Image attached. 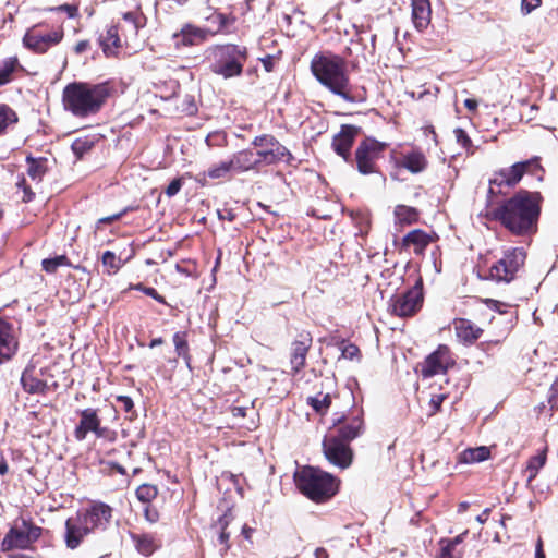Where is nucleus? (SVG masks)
<instances>
[{"mask_svg": "<svg viewBox=\"0 0 558 558\" xmlns=\"http://www.w3.org/2000/svg\"><path fill=\"white\" fill-rule=\"evenodd\" d=\"M543 197L538 192L521 190L495 210V218L514 235L537 231Z\"/></svg>", "mask_w": 558, "mask_h": 558, "instance_id": "obj_1", "label": "nucleus"}, {"mask_svg": "<svg viewBox=\"0 0 558 558\" xmlns=\"http://www.w3.org/2000/svg\"><path fill=\"white\" fill-rule=\"evenodd\" d=\"M311 72L332 94L349 102L355 100L344 58L331 52L317 53L311 61Z\"/></svg>", "mask_w": 558, "mask_h": 558, "instance_id": "obj_2", "label": "nucleus"}, {"mask_svg": "<svg viewBox=\"0 0 558 558\" xmlns=\"http://www.w3.org/2000/svg\"><path fill=\"white\" fill-rule=\"evenodd\" d=\"M110 95L108 84L74 82L68 84L62 93L64 109L77 118L97 113Z\"/></svg>", "mask_w": 558, "mask_h": 558, "instance_id": "obj_3", "label": "nucleus"}, {"mask_svg": "<svg viewBox=\"0 0 558 558\" xmlns=\"http://www.w3.org/2000/svg\"><path fill=\"white\" fill-rule=\"evenodd\" d=\"M294 481L300 492L317 504L332 498L340 484L337 477L314 466H304L296 471Z\"/></svg>", "mask_w": 558, "mask_h": 558, "instance_id": "obj_4", "label": "nucleus"}, {"mask_svg": "<svg viewBox=\"0 0 558 558\" xmlns=\"http://www.w3.org/2000/svg\"><path fill=\"white\" fill-rule=\"evenodd\" d=\"M43 529L32 521L20 518L13 522L1 542V549L10 551L14 549H29L41 536Z\"/></svg>", "mask_w": 558, "mask_h": 558, "instance_id": "obj_5", "label": "nucleus"}, {"mask_svg": "<svg viewBox=\"0 0 558 558\" xmlns=\"http://www.w3.org/2000/svg\"><path fill=\"white\" fill-rule=\"evenodd\" d=\"M64 37V31L61 26L46 27L41 24L29 27L23 38V46L36 54H44L51 48L59 45Z\"/></svg>", "mask_w": 558, "mask_h": 558, "instance_id": "obj_6", "label": "nucleus"}, {"mask_svg": "<svg viewBox=\"0 0 558 558\" xmlns=\"http://www.w3.org/2000/svg\"><path fill=\"white\" fill-rule=\"evenodd\" d=\"M252 145L256 149L254 153L260 167L278 162H289L292 159L289 149L270 134L254 137Z\"/></svg>", "mask_w": 558, "mask_h": 558, "instance_id": "obj_7", "label": "nucleus"}, {"mask_svg": "<svg viewBox=\"0 0 558 558\" xmlns=\"http://www.w3.org/2000/svg\"><path fill=\"white\" fill-rule=\"evenodd\" d=\"M218 57L219 59L211 65L213 72L230 78L242 73L247 52L244 47L228 45L218 50Z\"/></svg>", "mask_w": 558, "mask_h": 558, "instance_id": "obj_8", "label": "nucleus"}, {"mask_svg": "<svg viewBox=\"0 0 558 558\" xmlns=\"http://www.w3.org/2000/svg\"><path fill=\"white\" fill-rule=\"evenodd\" d=\"M525 251L521 247L509 248L504 256L489 268V277L498 282H510L524 265Z\"/></svg>", "mask_w": 558, "mask_h": 558, "instance_id": "obj_9", "label": "nucleus"}, {"mask_svg": "<svg viewBox=\"0 0 558 558\" xmlns=\"http://www.w3.org/2000/svg\"><path fill=\"white\" fill-rule=\"evenodd\" d=\"M531 166L541 168L539 158L534 157L525 161L517 162L509 168H505L495 172L494 177L489 180V191L494 193L495 186H515L521 181L526 171H531Z\"/></svg>", "mask_w": 558, "mask_h": 558, "instance_id": "obj_10", "label": "nucleus"}, {"mask_svg": "<svg viewBox=\"0 0 558 558\" xmlns=\"http://www.w3.org/2000/svg\"><path fill=\"white\" fill-rule=\"evenodd\" d=\"M387 144L375 138H365L355 151L357 169L363 174L376 172V161L381 157Z\"/></svg>", "mask_w": 558, "mask_h": 558, "instance_id": "obj_11", "label": "nucleus"}, {"mask_svg": "<svg viewBox=\"0 0 558 558\" xmlns=\"http://www.w3.org/2000/svg\"><path fill=\"white\" fill-rule=\"evenodd\" d=\"M423 292L418 286H414L407 292L397 294L390 300L389 310L399 317L414 315L422 306Z\"/></svg>", "mask_w": 558, "mask_h": 558, "instance_id": "obj_12", "label": "nucleus"}, {"mask_svg": "<svg viewBox=\"0 0 558 558\" xmlns=\"http://www.w3.org/2000/svg\"><path fill=\"white\" fill-rule=\"evenodd\" d=\"M323 449L326 459L340 469H347L353 460V451L348 442L333 435L325 437Z\"/></svg>", "mask_w": 558, "mask_h": 558, "instance_id": "obj_13", "label": "nucleus"}, {"mask_svg": "<svg viewBox=\"0 0 558 558\" xmlns=\"http://www.w3.org/2000/svg\"><path fill=\"white\" fill-rule=\"evenodd\" d=\"M453 364L454 361L451 356L450 349L447 345L441 344L424 361L422 366V376L430 377L444 374Z\"/></svg>", "mask_w": 558, "mask_h": 558, "instance_id": "obj_14", "label": "nucleus"}, {"mask_svg": "<svg viewBox=\"0 0 558 558\" xmlns=\"http://www.w3.org/2000/svg\"><path fill=\"white\" fill-rule=\"evenodd\" d=\"M77 514L93 532L97 529H105L112 517V509L104 502H93L88 508L78 511Z\"/></svg>", "mask_w": 558, "mask_h": 558, "instance_id": "obj_15", "label": "nucleus"}, {"mask_svg": "<svg viewBox=\"0 0 558 558\" xmlns=\"http://www.w3.org/2000/svg\"><path fill=\"white\" fill-rule=\"evenodd\" d=\"M312 347V336L310 332H301L292 341L290 348V364L294 373H299L306 363V355Z\"/></svg>", "mask_w": 558, "mask_h": 558, "instance_id": "obj_16", "label": "nucleus"}, {"mask_svg": "<svg viewBox=\"0 0 558 558\" xmlns=\"http://www.w3.org/2000/svg\"><path fill=\"white\" fill-rule=\"evenodd\" d=\"M89 432H93L97 437H102L106 432V428L100 427L97 411L90 408L81 412V421L74 430V436L77 440H84Z\"/></svg>", "mask_w": 558, "mask_h": 558, "instance_id": "obj_17", "label": "nucleus"}, {"mask_svg": "<svg viewBox=\"0 0 558 558\" xmlns=\"http://www.w3.org/2000/svg\"><path fill=\"white\" fill-rule=\"evenodd\" d=\"M92 531L89 527L83 522L80 515L76 513L74 517H70L65 521V534L64 541L65 545L70 549L77 548L83 539L89 534Z\"/></svg>", "mask_w": 558, "mask_h": 558, "instance_id": "obj_18", "label": "nucleus"}, {"mask_svg": "<svg viewBox=\"0 0 558 558\" xmlns=\"http://www.w3.org/2000/svg\"><path fill=\"white\" fill-rule=\"evenodd\" d=\"M438 239L435 232H426L421 229L410 231L402 239V246L413 248L415 255H423L426 247Z\"/></svg>", "mask_w": 558, "mask_h": 558, "instance_id": "obj_19", "label": "nucleus"}, {"mask_svg": "<svg viewBox=\"0 0 558 558\" xmlns=\"http://www.w3.org/2000/svg\"><path fill=\"white\" fill-rule=\"evenodd\" d=\"M452 325L458 341L464 345L475 343L484 332L480 326L466 318H454Z\"/></svg>", "mask_w": 558, "mask_h": 558, "instance_id": "obj_20", "label": "nucleus"}, {"mask_svg": "<svg viewBox=\"0 0 558 558\" xmlns=\"http://www.w3.org/2000/svg\"><path fill=\"white\" fill-rule=\"evenodd\" d=\"M17 350V340L13 327L0 318V364L10 360Z\"/></svg>", "mask_w": 558, "mask_h": 558, "instance_id": "obj_21", "label": "nucleus"}, {"mask_svg": "<svg viewBox=\"0 0 558 558\" xmlns=\"http://www.w3.org/2000/svg\"><path fill=\"white\" fill-rule=\"evenodd\" d=\"M207 34L205 29L199 27L185 25L180 33L173 35L174 46L180 48L199 45L206 39Z\"/></svg>", "mask_w": 558, "mask_h": 558, "instance_id": "obj_22", "label": "nucleus"}, {"mask_svg": "<svg viewBox=\"0 0 558 558\" xmlns=\"http://www.w3.org/2000/svg\"><path fill=\"white\" fill-rule=\"evenodd\" d=\"M357 128L352 125H343L340 132L335 135L332 146L339 156L347 159L350 149L353 145L354 138L357 134Z\"/></svg>", "mask_w": 558, "mask_h": 558, "instance_id": "obj_23", "label": "nucleus"}, {"mask_svg": "<svg viewBox=\"0 0 558 558\" xmlns=\"http://www.w3.org/2000/svg\"><path fill=\"white\" fill-rule=\"evenodd\" d=\"M234 165L235 173H244L252 170H258L260 165L256 158V154L252 149H243L231 156Z\"/></svg>", "mask_w": 558, "mask_h": 558, "instance_id": "obj_24", "label": "nucleus"}, {"mask_svg": "<svg viewBox=\"0 0 558 558\" xmlns=\"http://www.w3.org/2000/svg\"><path fill=\"white\" fill-rule=\"evenodd\" d=\"M338 422L341 423V425L338 428V435L333 436L348 444L359 437L363 432V420L361 415H355L351 418L344 420L343 422L338 420Z\"/></svg>", "mask_w": 558, "mask_h": 558, "instance_id": "obj_25", "label": "nucleus"}, {"mask_svg": "<svg viewBox=\"0 0 558 558\" xmlns=\"http://www.w3.org/2000/svg\"><path fill=\"white\" fill-rule=\"evenodd\" d=\"M21 384L23 389L32 395H44L48 390L47 383L35 375V368L33 366L25 368L21 376Z\"/></svg>", "mask_w": 558, "mask_h": 558, "instance_id": "obj_26", "label": "nucleus"}, {"mask_svg": "<svg viewBox=\"0 0 558 558\" xmlns=\"http://www.w3.org/2000/svg\"><path fill=\"white\" fill-rule=\"evenodd\" d=\"M430 4L428 0H412V21L414 26L422 31L430 22Z\"/></svg>", "mask_w": 558, "mask_h": 558, "instance_id": "obj_27", "label": "nucleus"}, {"mask_svg": "<svg viewBox=\"0 0 558 558\" xmlns=\"http://www.w3.org/2000/svg\"><path fill=\"white\" fill-rule=\"evenodd\" d=\"M20 71H24V68L16 56L3 59L0 63V86L11 83Z\"/></svg>", "mask_w": 558, "mask_h": 558, "instance_id": "obj_28", "label": "nucleus"}, {"mask_svg": "<svg viewBox=\"0 0 558 558\" xmlns=\"http://www.w3.org/2000/svg\"><path fill=\"white\" fill-rule=\"evenodd\" d=\"M401 166L412 173H420L427 167V159L421 150H411L402 156Z\"/></svg>", "mask_w": 558, "mask_h": 558, "instance_id": "obj_29", "label": "nucleus"}, {"mask_svg": "<svg viewBox=\"0 0 558 558\" xmlns=\"http://www.w3.org/2000/svg\"><path fill=\"white\" fill-rule=\"evenodd\" d=\"M490 457V449L486 446H481L476 448H468L463 450L459 457L458 461L464 464H472L483 462Z\"/></svg>", "mask_w": 558, "mask_h": 558, "instance_id": "obj_30", "label": "nucleus"}, {"mask_svg": "<svg viewBox=\"0 0 558 558\" xmlns=\"http://www.w3.org/2000/svg\"><path fill=\"white\" fill-rule=\"evenodd\" d=\"M131 538L137 551L144 556H150L158 548L157 541L150 534L132 533Z\"/></svg>", "mask_w": 558, "mask_h": 558, "instance_id": "obj_31", "label": "nucleus"}, {"mask_svg": "<svg viewBox=\"0 0 558 558\" xmlns=\"http://www.w3.org/2000/svg\"><path fill=\"white\" fill-rule=\"evenodd\" d=\"M124 25L120 28L125 37H136L138 29L143 27V16L140 12H126L123 14Z\"/></svg>", "mask_w": 558, "mask_h": 558, "instance_id": "obj_32", "label": "nucleus"}, {"mask_svg": "<svg viewBox=\"0 0 558 558\" xmlns=\"http://www.w3.org/2000/svg\"><path fill=\"white\" fill-rule=\"evenodd\" d=\"M547 460V448H544L537 454L530 458L525 468L527 485L537 476L538 472L543 469Z\"/></svg>", "mask_w": 558, "mask_h": 558, "instance_id": "obj_33", "label": "nucleus"}, {"mask_svg": "<svg viewBox=\"0 0 558 558\" xmlns=\"http://www.w3.org/2000/svg\"><path fill=\"white\" fill-rule=\"evenodd\" d=\"M235 169L231 157L210 166L207 170V177L210 179H225L235 175Z\"/></svg>", "mask_w": 558, "mask_h": 558, "instance_id": "obj_34", "label": "nucleus"}, {"mask_svg": "<svg viewBox=\"0 0 558 558\" xmlns=\"http://www.w3.org/2000/svg\"><path fill=\"white\" fill-rule=\"evenodd\" d=\"M119 26H110L106 35L101 37V46L106 56L116 53V49L120 46Z\"/></svg>", "mask_w": 558, "mask_h": 558, "instance_id": "obj_35", "label": "nucleus"}, {"mask_svg": "<svg viewBox=\"0 0 558 558\" xmlns=\"http://www.w3.org/2000/svg\"><path fill=\"white\" fill-rule=\"evenodd\" d=\"M396 222L403 225H411L418 219V211L414 207L398 205L395 208Z\"/></svg>", "mask_w": 558, "mask_h": 558, "instance_id": "obj_36", "label": "nucleus"}, {"mask_svg": "<svg viewBox=\"0 0 558 558\" xmlns=\"http://www.w3.org/2000/svg\"><path fill=\"white\" fill-rule=\"evenodd\" d=\"M26 161L28 163L27 174L29 175V178L33 181H37V182L41 181L44 174L47 171L46 159H43V158L36 159V158L28 156L26 158Z\"/></svg>", "mask_w": 558, "mask_h": 558, "instance_id": "obj_37", "label": "nucleus"}, {"mask_svg": "<svg viewBox=\"0 0 558 558\" xmlns=\"http://www.w3.org/2000/svg\"><path fill=\"white\" fill-rule=\"evenodd\" d=\"M17 122V116L13 109L7 105H0V133Z\"/></svg>", "mask_w": 558, "mask_h": 558, "instance_id": "obj_38", "label": "nucleus"}, {"mask_svg": "<svg viewBox=\"0 0 558 558\" xmlns=\"http://www.w3.org/2000/svg\"><path fill=\"white\" fill-rule=\"evenodd\" d=\"M70 265L65 255H59L52 258H46L41 262L43 269L48 274H53L61 266Z\"/></svg>", "mask_w": 558, "mask_h": 558, "instance_id": "obj_39", "label": "nucleus"}, {"mask_svg": "<svg viewBox=\"0 0 558 558\" xmlns=\"http://www.w3.org/2000/svg\"><path fill=\"white\" fill-rule=\"evenodd\" d=\"M102 265L107 268L108 274H116L121 267V258L116 256L111 251L102 254Z\"/></svg>", "mask_w": 558, "mask_h": 558, "instance_id": "obj_40", "label": "nucleus"}, {"mask_svg": "<svg viewBox=\"0 0 558 558\" xmlns=\"http://www.w3.org/2000/svg\"><path fill=\"white\" fill-rule=\"evenodd\" d=\"M158 489L156 486L150 484H143L136 489V497L142 502H149L156 498Z\"/></svg>", "mask_w": 558, "mask_h": 558, "instance_id": "obj_41", "label": "nucleus"}, {"mask_svg": "<svg viewBox=\"0 0 558 558\" xmlns=\"http://www.w3.org/2000/svg\"><path fill=\"white\" fill-rule=\"evenodd\" d=\"M308 403L313 407L316 412L326 411L331 403V397L329 393L318 395L316 397L308 398Z\"/></svg>", "mask_w": 558, "mask_h": 558, "instance_id": "obj_42", "label": "nucleus"}, {"mask_svg": "<svg viewBox=\"0 0 558 558\" xmlns=\"http://www.w3.org/2000/svg\"><path fill=\"white\" fill-rule=\"evenodd\" d=\"M208 147H223L227 145V134L221 131L209 133L205 140Z\"/></svg>", "mask_w": 558, "mask_h": 558, "instance_id": "obj_43", "label": "nucleus"}, {"mask_svg": "<svg viewBox=\"0 0 558 558\" xmlns=\"http://www.w3.org/2000/svg\"><path fill=\"white\" fill-rule=\"evenodd\" d=\"M439 545V558H460L462 555L461 550H458L457 547L452 546L447 539H441Z\"/></svg>", "mask_w": 558, "mask_h": 558, "instance_id": "obj_44", "label": "nucleus"}, {"mask_svg": "<svg viewBox=\"0 0 558 558\" xmlns=\"http://www.w3.org/2000/svg\"><path fill=\"white\" fill-rule=\"evenodd\" d=\"M173 344L178 356L186 355V352H189V344L185 332H175L173 335Z\"/></svg>", "mask_w": 558, "mask_h": 558, "instance_id": "obj_45", "label": "nucleus"}, {"mask_svg": "<svg viewBox=\"0 0 558 558\" xmlns=\"http://www.w3.org/2000/svg\"><path fill=\"white\" fill-rule=\"evenodd\" d=\"M131 288L135 289V290H138V291H142L143 293H145L148 296H151L153 299H155L157 302H159L161 304H166L165 298L162 295H160L157 292V290L151 288V287H145L142 283H137L135 286H132Z\"/></svg>", "mask_w": 558, "mask_h": 558, "instance_id": "obj_46", "label": "nucleus"}, {"mask_svg": "<svg viewBox=\"0 0 558 558\" xmlns=\"http://www.w3.org/2000/svg\"><path fill=\"white\" fill-rule=\"evenodd\" d=\"M542 5V0H522L520 11L522 15H529Z\"/></svg>", "mask_w": 558, "mask_h": 558, "instance_id": "obj_47", "label": "nucleus"}, {"mask_svg": "<svg viewBox=\"0 0 558 558\" xmlns=\"http://www.w3.org/2000/svg\"><path fill=\"white\" fill-rule=\"evenodd\" d=\"M456 141L465 149H470L472 141L468 136L464 130L458 128L453 131Z\"/></svg>", "mask_w": 558, "mask_h": 558, "instance_id": "obj_48", "label": "nucleus"}, {"mask_svg": "<svg viewBox=\"0 0 558 558\" xmlns=\"http://www.w3.org/2000/svg\"><path fill=\"white\" fill-rule=\"evenodd\" d=\"M90 148V144L86 140H76L72 144V150L78 157L83 156Z\"/></svg>", "mask_w": 558, "mask_h": 558, "instance_id": "obj_49", "label": "nucleus"}, {"mask_svg": "<svg viewBox=\"0 0 558 558\" xmlns=\"http://www.w3.org/2000/svg\"><path fill=\"white\" fill-rule=\"evenodd\" d=\"M483 303L490 310L496 311L500 314L506 313V307L508 306L506 303L494 299H484Z\"/></svg>", "mask_w": 558, "mask_h": 558, "instance_id": "obj_50", "label": "nucleus"}, {"mask_svg": "<svg viewBox=\"0 0 558 558\" xmlns=\"http://www.w3.org/2000/svg\"><path fill=\"white\" fill-rule=\"evenodd\" d=\"M182 179L181 178H178V179H174L170 182V184L167 186V189L165 190V193L168 197H172L174 195H177L181 187H182Z\"/></svg>", "mask_w": 558, "mask_h": 558, "instance_id": "obj_51", "label": "nucleus"}, {"mask_svg": "<svg viewBox=\"0 0 558 558\" xmlns=\"http://www.w3.org/2000/svg\"><path fill=\"white\" fill-rule=\"evenodd\" d=\"M16 185H17L19 189H22V191H23V196H22L23 202H25V203L31 202L33 199V197H34V193L31 190V187L26 185L25 179L22 178L16 183Z\"/></svg>", "mask_w": 558, "mask_h": 558, "instance_id": "obj_52", "label": "nucleus"}, {"mask_svg": "<svg viewBox=\"0 0 558 558\" xmlns=\"http://www.w3.org/2000/svg\"><path fill=\"white\" fill-rule=\"evenodd\" d=\"M359 353H360V350L355 344L350 343V344H345L342 348V356L344 359L353 360L359 355Z\"/></svg>", "mask_w": 558, "mask_h": 558, "instance_id": "obj_53", "label": "nucleus"}, {"mask_svg": "<svg viewBox=\"0 0 558 558\" xmlns=\"http://www.w3.org/2000/svg\"><path fill=\"white\" fill-rule=\"evenodd\" d=\"M445 399H446V395H444V393L432 396V398L429 400V405L432 408L430 414H435L437 411H439L441 403L444 402Z\"/></svg>", "mask_w": 558, "mask_h": 558, "instance_id": "obj_54", "label": "nucleus"}, {"mask_svg": "<svg viewBox=\"0 0 558 558\" xmlns=\"http://www.w3.org/2000/svg\"><path fill=\"white\" fill-rule=\"evenodd\" d=\"M117 401L121 404L125 412H130L134 407L133 400L128 396H118Z\"/></svg>", "mask_w": 558, "mask_h": 558, "instance_id": "obj_55", "label": "nucleus"}, {"mask_svg": "<svg viewBox=\"0 0 558 558\" xmlns=\"http://www.w3.org/2000/svg\"><path fill=\"white\" fill-rule=\"evenodd\" d=\"M144 514L146 520L149 521L150 523H155L159 519L158 511L155 509H150L149 507L145 508Z\"/></svg>", "mask_w": 558, "mask_h": 558, "instance_id": "obj_56", "label": "nucleus"}, {"mask_svg": "<svg viewBox=\"0 0 558 558\" xmlns=\"http://www.w3.org/2000/svg\"><path fill=\"white\" fill-rule=\"evenodd\" d=\"M125 211H126V210H123V211H121V213H119V214H114V215H112V216L102 217V218H100V219L98 220V225H102V223H110V222H112V221H116V220L120 219V218L124 215V213H125Z\"/></svg>", "mask_w": 558, "mask_h": 558, "instance_id": "obj_57", "label": "nucleus"}, {"mask_svg": "<svg viewBox=\"0 0 558 558\" xmlns=\"http://www.w3.org/2000/svg\"><path fill=\"white\" fill-rule=\"evenodd\" d=\"M88 47H89V43L87 40H81L75 45L74 51L76 53H83L88 49Z\"/></svg>", "mask_w": 558, "mask_h": 558, "instance_id": "obj_58", "label": "nucleus"}, {"mask_svg": "<svg viewBox=\"0 0 558 558\" xmlns=\"http://www.w3.org/2000/svg\"><path fill=\"white\" fill-rule=\"evenodd\" d=\"M262 62H263V65H264V68H265V70H266L267 72H271V71H272V69H274V62H275V60H274V58H272V57L267 56L266 58H264V59L262 60Z\"/></svg>", "mask_w": 558, "mask_h": 558, "instance_id": "obj_59", "label": "nucleus"}, {"mask_svg": "<svg viewBox=\"0 0 558 558\" xmlns=\"http://www.w3.org/2000/svg\"><path fill=\"white\" fill-rule=\"evenodd\" d=\"M468 534V531H464L463 533H461L460 535L456 536L454 538L452 539H447V542H449L450 544H452V546L457 547L458 545H460L463 539H464V536Z\"/></svg>", "mask_w": 558, "mask_h": 558, "instance_id": "obj_60", "label": "nucleus"}, {"mask_svg": "<svg viewBox=\"0 0 558 558\" xmlns=\"http://www.w3.org/2000/svg\"><path fill=\"white\" fill-rule=\"evenodd\" d=\"M232 414L235 417H244L246 415V408L244 407H233Z\"/></svg>", "mask_w": 558, "mask_h": 558, "instance_id": "obj_61", "label": "nucleus"}, {"mask_svg": "<svg viewBox=\"0 0 558 558\" xmlns=\"http://www.w3.org/2000/svg\"><path fill=\"white\" fill-rule=\"evenodd\" d=\"M314 556L315 558H329L328 551L323 547L316 548L314 551Z\"/></svg>", "mask_w": 558, "mask_h": 558, "instance_id": "obj_62", "label": "nucleus"}, {"mask_svg": "<svg viewBox=\"0 0 558 558\" xmlns=\"http://www.w3.org/2000/svg\"><path fill=\"white\" fill-rule=\"evenodd\" d=\"M218 216L220 219H227L229 221H232L234 219V215L230 210H227V209L223 211L218 210Z\"/></svg>", "mask_w": 558, "mask_h": 558, "instance_id": "obj_63", "label": "nucleus"}, {"mask_svg": "<svg viewBox=\"0 0 558 558\" xmlns=\"http://www.w3.org/2000/svg\"><path fill=\"white\" fill-rule=\"evenodd\" d=\"M489 511L490 509L486 508L481 514L476 517V521L481 524L485 523L488 519Z\"/></svg>", "mask_w": 558, "mask_h": 558, "instance_id": "obj_64", "label": "nucleus"}]
</instances>
